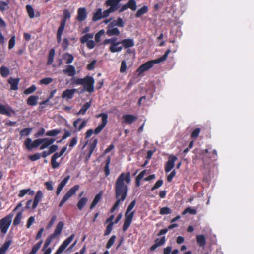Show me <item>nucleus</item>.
<instances>
[{
	"mask_svg": "<svg viewBox=\"0 0 254 254\" xmlns=\"http://www.w3.org/2000/svg\"><path fill=\"white\" fill-rule=\"evenodd\" d=\"M187 213H189L191 214L195 215L197 214V211L194 209L191 208V207H187L182 212V214L185 215Z\"/></svg>",
	"mask_w": 254,
	"mask_h": 254,
	"instance_id": "nucleus-57",
	"label": "nucleus"
},
{
	"mask_svg": "<svg viewBox=\"0 0 254 254\" xmlns=\"http://www.w3.org/2000/svg\"><path fill=\"white\" fill-rule=\"evenodd\" d=\"M11 244V240L6 241L0 248V254H5Z\"/></svg>",
	"mask_w": 254,
	"mask_h": 254,
	"instance_id": "nucleus-40",
	"label": "nucleus"
},
{
	"mask_svg": "<svg viewBox=\"0 0 254 254\" xmlns=\"http://www.w3.org/2000/svg\"><path fill=\"white\" fill-rule=\"evenodd\" d=\"M55 49L52 48L50 49L48 56V61L47 62V65H51L54 61V58L55 56Z\"/></svg>",
	"mask_w": 254,
	"mask_h": 254,
	"instance_id": "nucleus-41",
	"label": "nucleus"
},
{
	"mask_svg": "<svg viewBox=\"0 0 254 254\" xmlns=\"http://www.w3.org/2000/svg\"><path fill=\"white\" fill-rule=\"evenodd\" d=\"M9 8L8 2L0 1V11L3 12Z\"/></svg>",
	"mask_w": 254,
	"mask_h": 254,
	"instance_id": "nucleus-52",
	"label": "nucleus"
},
{
	"mask_svg": "<svg viewBox=\"0 0 254 254\" xmlns=\"http://www.w3.org/2000/svg\"><path fill=\"white\" fill-rule=\"evenodd\" d=\"M38 97L37 96L32 95L29 97L27 100V104L28 105L34 106L37 104V100Z\"/></svg>",
	"mask_w": 254,
	"mask_h": 254,
	"instance_id": "nucleus-36",
	"label": "nucleus"
},
{
	"mask_svg": "<svg viewBox=\"0 0 254 254\" xmlns=\"http://www.w3.org/2000/svg\"><path fill=\"white\" fill-rule=\"evenodd\" d=\"M15 44V36H12L9 41L8 48L9 49H12Z\"/></svg>",
	"mask_w": 254,
	"mask_h": 254,
	"instance_id": "nucleus-64",
	"label": "nucleus"
},
{
	"mask_svg": "<svg viewBox=\"0 0 254 254\" xmlns=\"http://www.w3.org/2000/svg\"><path fill=\"white\" fill-rule=\"evenodd\" d=\"M27 12L30 18H33L35 16L34 11L32 6L30 5H27L26 6Z\"/></svg>",
	"mask_w": 254,
	"mask_h": 254,
	"instance_id": "nucleus-51",
	"label": "nucleus"
},
{
	"mask_svg": "<svg viewBox=\"0 0 254 254\" xmlns=\"http://www.w3.org/2000/svg\"><path fill=\"white\" fill-rule=\"evenodd\" d=\"M177 159V157L174 155H171L169 156L168 160L165 166V171L166 172H170L174 167V163Z\"/></svg>",
	"mask_w": 254,
	"mask_h": 254,
	"instance_id": "nucleus-16",
	"label": "nucleus"
},
{
	"mask_svg": "<svg viewBox=\"0 0 254 254\" xmlns=\"http://www.w3.org/2000/svg\"><path fill=\"white\" fill-rule=\"evenodd\" d=\"M20 79L18 78H13L10 77L8 80V83L10 85V89L12 90H17Z\"/></svg>",
	"mask_w": 254,
	"mask_h": 254,
	"instance_id": "nucleus-23",
	"label": "nucleus"
},
{
	"mask_svg": "<svg viewBox=\"0 0 254 254\" xmlns=\"http://www.w3.org/2000/svg\"><path fill=\"white\" fill-rule=\"evenodd\" d=\"M124 122L126 124H131L137 119V117L131 114H126L123 116Z\"/></svg>",
	"mask_w": 254,
	"mask_h": 254,
	"instance_id": "nucleus-27",
	"label": "nucleus"
},
{
	"mask_svg": "<svg viewBox=\"0 0 254 254\" xmlns=\"http://www.w3.org/2000/svg\"><path fill=\"white\" fill-rule=\"evenodd\" d=\"M32 129L31 128H26L23 129L20 131V135L21 137L28 136L30 134Z\"/></svg>",
	"mask_w": 254,
	"mask_h": 254,
	"instance_id": "nucleus-53",
	"label": "nucleus"
},
{
	"mask_svg": "<svg viewBox=\"0 0 254 254\" xmlns=\"http://www.w3.org/2000/svg\"><path fill=\"white\" fill-rule=\"evenodd\" d=\"M41 157V154L39 153H35L33 155L29 156V159L32 161H35L39 159Z\"/></svg>",
	"mask_w": 254,
	"mask_h": 254,
	"instance_id": "nucleus-63",
	"label": "nucleus"
},
{
	"mask_svg": "<svg viewBox=\"0 0 254 254\" xmlns=\"http://www.w3.org/2000/svg\"><path fill=\"white\" fill-rule=\"evenodd\" d=\"M111 162V158L108 157L106 160L105 166L104 168V171L106 177L110 175V171L109 168V165Z\"/></svg>",
	"mask_w": 254,
	"mask_h": 254,
	"instance_id": "nucleus-43",
	"label": "nucleus"
},
{
	"mask_svg": "<svg viewBox=\"0 0 254 254\" xmlns=\"http://www.w3.org/2000/svg\"><path fill=\"white\" fill-rule=\"evenodd\" d=\"M117 38L113 37L111 38L110 39H107L104 41L103 44H111V45H113L116 43H117Z\"/></svg>",
	"mask_w": 254,
	"mask_h": 254,
	"instance_id": "nucleus-60",
	"label": "nucleus"
},
{
	"mask_svg": "<svg viewBox=\"0 0 254 254\" xmlns=\"http://www.w3.org/2000/svg\"><path fill=\"white\" fill-rule=\"evenodd\" d=\"M97 143H98V139H97V138H95V137H93L91 139L90 143V144H89V147H88L89 151H88V154H87V155L86 156V161L90 159V158L92 154L93 153L94 149L96 147Z\"/></svg>",
	"mask_w": 254,
	"mask_h": 254,
	"instance_id": "nucleus-17",
	"label": "nucleus"
},
{
	"mask_svg": "<svg viewBox=\"0 0 254 254\" xmlns=\"http://www.w3.org/2000/svg\"><path fill=\"white\" fill-rule=\"evenodd\" d=\"M163 184V181L162 179L158 180L151 188V190L153 191L159 187H160Z\"/></svg>",
	"mask_w": 254,
	"mask_h": 254,
	"instance_id": "nucleus-61",
	"label": "nucleus"
},
{
	"mask_svg": "<svg viewBox=\"0 0 254 254\" xmlns=\"http://www.w3.org/2000/svg\"><path fill=\"white\" fill-rule=\"evenodd\" d=\"M43 193L41 190H39L36 193L35 196L33 204H32V209H35L38 206L40 201L42 200L43 197Z\"/></svg>",
	"mask_w": 254,
	"mask_h": 254,
	"instance_id": "nucleus-22",
	"label": "nucleus"
},
{
	"mask_svg": "<svg viewBox=\"0 0 254 254\" xmlns=\"http://www.w3.org/2000/svg\"><path fill=\"white\" fill-rule=\"evenodd\" d=\"M42 243L43 241L42 240H40L37 244L33 246L31 251L28 254H36L37 251L40 248Z\"/></svg>",
	"mask_w": 254,
	"mask_h": 254,
	"instance_id": "nucleus-44",
	"label": "nucleus"
},
{
	"mask_svg": "<svg viewBox=\"0 0 254 254\" xmlns=\"http://www.w3.org/2000/svg\"><path fill=\"white\" fill-rule=\"evenodd\" d=\"M0 72L1 75L3 77H6L10 74L9 69L7 67L4 66H2L0 68Z\"/></svg>",
	"mask_w": 254,
	"mask_h": 254,
	"instance_id": "nucleus-49",
	"label": "nucleus"
},
{
	"mask_svg": "<svg viewBox=\"0 0 254 254\" xmlns=\"http://www.w3.org/2000/svg\"><path fill=\"white\" fill-rule=\"evenodd\" d=\"M196 241L200 247H204L206 243V239L203 235H199L196 236Z\"/></svg>",
	"mask_w": 254,
	"mask_h": 254,
	"instance_id": "nucleus-42",
	"label": "nucleus"
},
{
	"mask_svg": "<svg viewBox=\"0 0 254 254\" xmlns=\"http://www.w3.org/2000/svg\"><path fill=\"white\" fill-rule=\"evenodd\" d=\"M61 129H56L47 131L46 135L48 136L55 137L61 133Z\"/></svg>",
	"mask_w": 254,
	"mask_h": 254,
	"instance_id": "nucleus-47",
	"label": "nucleus"
},
{
	"mask_svg": "<svg viewBox=\"0 0 254 254\" xmlns=\"http://www.w3.org/2000/svg\"><path fill=\"white\" fill-rule=\"evenodd\" d=\"M103 18L102 10L101 8H98L95 12L93 13L92 17V21L94 22L97 21Z\"/></svg>",
	"mask_w": 254,
	"mask_h": 254,
	"instance_id": "nucleus-32",
	"label": "nucleus"
},
{
	"mask_svg": "<svg viewBox=\"0 0 254 254\" xmlns=\"http://www.w3.org/2000/svg\"><path fill=\"white\" fill-rule=\"evenodd\" d=\"M71 14L70 12L67 9H64V17L62 19L60 23V25L58 28L57 33V39L58 43L61 42L62 35L64 29L66 20L70 18Z\"/></svg>",
	"mask_w": 254,
	"mask_h": 254,
	"instance_id": "nucleus-9",
	"label": "nucleus"
},
{
	"mask_svg": "<svg viewBox=\"0 0 254 254\" xmlns=\"http://www.w3.org/2000/svg\"><path fill=\"white\" fill-rule=\"evenodd\" d=\"M64 226V223L62 221H60L56 226L53 234L51 235H52L54 237H56V236L60 235L61 233Z\"/></svg>",
	"mask_w": 254,
	"mask_h": 254,
	"instance_id": "nucleus-30",
	"label": "nucleus"
},
{
	"mask_svg": "<svg viewBox=\"0 0 254 254\" xmlns=\"http://www.w3.org/2000/svg\"><path fill=\"white\" fill-rule=\"evenodd\" d=\"M122 0H107L105 2V5L107 6H110L109 8L111 9L114 12L119 8V4Z\"/></svg>",
	"mask_w": 254,
	"mask_h": 254,
	"instance_id": "nucleus-20",
	"label": "nucleus"
},
{
	"mask_svg": "<svg viewBox=\"0 0 254 254\" xmlns=\"http://www.w3.org/2000/svg\"><path fill=\"white\" fill-rule=\"evenodd\" d=\"M135 204L136 200H133L131 202L130 204L128 205V207L127 208L125 212V219L122 228V230L124 232L127 231V229L129 227L130 225H131V223L132 222V219L135 214L134 211H131L134 207Z\"/></svg>",
	"mask_w": 254,
	"mask_h": 254,
	"instance_id": "nucleus-7",
	"label": "nucleus"
},
{
	"mask_svg": "<svg viewBox=\"0 0 254 254\" xmlns=\"http://www.w3.org/2000/svg\"><path fill=\"white\" fill-rule=\"evenodd\" d=\"M79 188L80 186L79 185H76L70 188L60 201L59 204V207H61L66 201H67L72 196L74 195L76 191L79 190Z\"/></svg>",
	"mask_w": 254,
	"mask_h": 254,
	"instance_id": "nucleus-11",
	"label": "nucleus"
},
{
	"mask_svg": "<svg viewBox=\"0 0 254 254\" xmlns=\"http://www.w3.org/2000/svg\"><path fill=\"white\" fill-rule=\"evenodd\" d=\"M116 238V237L115 235H112L110 237V238L109 239V240H108V241L106 244V248L109 249L113 246V245L114 244V243L115 241Z\"/></svg>",
	"mask_w": 254,
	"mask_h": 254,
	"instance_id": "nucleus-55",
	"label": "nucleus"
},
{
	"mask_svg": "<svg viewBox=\"0 0 254 254\" xmlns=\"http://www.w3.org/2000/svg\"><path fill=\"white\" fill-rule=\"evenodd\" d=\"M120 44H122V48L128 49L134 46V42L132 39H125L119 41Z\"/></svg>",
	"mask_w": 254,
	"mask_h": 254,
	"instance_id": "nucleus-25",
	"label": "nucleus"
},
{
	"mask_svg": "<svg viewBox=\"0 0 254 254\" xmlns=\"http://www.w3.org/2000/svg\"><path fill=\"white\" fill-rule=\"evenodd\" d=\"M76 89H67L64 90L62 94L63 98H66L67 100H70L73 98L74 93L76 92Z\"/></svg>",
	"mask_w": 254,
	"mask_h": 254,
	"instance_id": "nucleus-21",
	"label": "nucleus"
},
{
	"mask_svg": "<svg viewBox=\"0 0 254 254\" xmlns=\"http://www.w3.org/2000/svg\"><path fill=\"white\" fill-rule=\"evenodd\" d=\"M82 120L81 118H78L76 120H75L73 123V126L78 131H80L86 125L87 123V120H84L82 121V123L80 124L79 126L77 127L78 123Z\"/></svg>",
	"mask_w": 254,
	"mask_h": 254,
	"instance_id": "nucleus-24",
	"label": "nucleus"
},
{
	"mask_svg": "<svg viewBox=\"0 0 254 254\" xmlns=\"http://www.w3.org/2000/svg\"><path fill=\"white\" fill-rule=\"evenodd\" d=\"M104 34V30H101L98 31L95 35V39L96 42H99L100 41L101 36Z\"/></svg>",
	"mask_w": 254,
	"mask_h": 254,
	"instance_id": "nucleus-62",
	"label": "nucleus"
},
{
	"mask_svg": "<svg viewBox=\"0 0 254 254\" xmlns=\"http://www.w3.org/2000/svg\"><path fill=\"white\" fill-rule=\"evenodd\" d=\"M135 204L136 200H133L131 202L130 204L128 205V207L127 208L125 212V219L122 228V230L124 232L127 231V229L129 227L130 225H131V223L132 222V219L135 214L134 211H131L134 207Z\"/></svg>",
	"mask_w": 254,
	"mask_h": 254,
	"instance_id": "nucleus-4",
	"label": "nucleus"
},
{
	"mask_svg": "<svg viewBox=\"0 0 254 254\" xmlns=\"http://www.w3.org/2000/svg\"><path fill=\"white\" fill-rule=\"evenodd\" d=\"M63 72L69 76L73 77L76 74V70L74 66L69 65L66 66V68L63 70Z\"/></svg>",
	"mask_w": 254,
	"mask_h": 254,
	"instance_id": "nucleus-28",
	"label": "nucleus"
},
{
	"mask_svg": "<svg viewBox=\"0 0 254 254\" xmlns=\"http://www.w3.org/2000/svg\"><path fill=\"white\" fill-rule=\"evenodd\" d=\"M12 216L10 214L6 216L0 220V232L5 234L11 223V219Z\"/></svg>",
	"mask_w": 254,
	"mask_h": 254,
	"instance_id": "nucleus-10",
	"label": "nucleus"
},
{
	"mask_svg": "<svg viewBox=\"0 0 254 254\" xmlns=\"http://www.w3.org/2000/svg\"><path fill=\"white\" fill-rule=\"evenodd\" d=\"M43 141V139L41 138L36 139L33 142H32L31 138H27L25 140L24 144L28 150H31L33 148L38 147Z\"/></svg>",
	"mask_w": 254,
	"mask_h": 254,
	"instance_id": "nucleus-12",
	"label": "nucleus"
},
{
	"mask_svg": "<svg viewBox=\"0 0 254 254\" xmlns=\"http://www.w3.org/2000/svg\"><path fill=\"white\" fill-rule=\"evenodd\" d=\"M11 109L9 107L8 108L0 103V114L10 117L11 116L10 111Z\"/></svg>",
	"mask_w": 254,
	"mask_h": 254,
	"instance_id": "nucleus-35",
	"label": "nucleus"
},
{
	"mask_svg": "<svg viewBox=\"0 0 254 254\" xmlns=\"http://www.w3.org/2000/svg\"><path fill=\"white\" fill-rule=\"evenodd\" d=\"M71 81L73 84L84 86L83 91L90 93L94 91L95 80L92 76L87 75L83 78H73Z\"/></svg>",
	"mask_w": 254,
	"mask_h": 254,
	"instance_id": "nucleus-3",
	"label": "nucleus"
},
{
	"mask_svg": "<svg viewBox=\"0 0 254 254\" xmlns=\"http://www.w3.org/2000/svg\"><path fill=\"white\" fill-rule=\"evenodd\" d=\"M101 117L102 123L93 131L92 129H88L85 133V138H89L93 133L95 134H99L103 128L105 127L108 123V115L106 113H101L97 116Z\"/></svg>",
	"mask_w": 254,
	"mask_h": 254,
	"instance_id": "nucleus-8",
	"label": "nucleus"
},
{
	"mask_svg": "<svg viewBox=\"0 0 254 254\" xmlns=\"http://www.w3.org/2000/svg\"><path fill=\"white\" fill-rule=\"evenodd\" d=\"M87 201L88 198L86 197H84L80 199L77 204L78 209L80 210H82L87 203Z\"/></svg>",
	"mask_w": 254,
	"mask_h": 254,
	"instance_id": "nucleus-38",
	"label": "nucleus"
},
{
	"mask_svg": "<svg viewBox=\"0 0 254 254\" xmlns=\"http://www.w3.org/2000/svg\"><path fill=\"white\" fill-rule=\"evenodd\" d=\"M87 17V13L85 7H80L77 10L76 19L79 22L84 21Z\"/></svg>",
	"mask_w": 254,
	"mask_h": 254,
	"instance_id": "nucleus-18",
	"label": "nucleus"
},
{
	"mask_svg": "<svg viewBox=\"0 0 254 254\" xmlns=\"http://www.w3.org/2000/svg\"><path fill=\"white\" fill-rule=\"evenodd\" d=\"M114 224V223H113V222H111V223H110L106 228V230L104 232V235L107 236L110 234L111 232L113 225Z\"/></svg>",
	"mask_w": 254,
	"mask_h": 254,
	"instance_id": "nucleus-56",
	"label": "nucleus"
},
{
	"mask_svg": "<svg viewBox=\"0 0 254 254\" xmlns=\"http://www.w3.org/2000/svg\"><path fill=\"white\" fill-rule=\"evenodd\" d=\"M200 132V129L199 128H195L191 134V137L192 139H196Z\"/></svg>",
	"mask_w": 254,
	"mask_h": 254,
	"instance_id": "nucleus-59",
	"label": "nucleus"
},
{
	"mask_svg": "<svg viewBox=\"0 0 254 254\" xmlns=\"http://www.w3.org/2000/svg\"><path fill=\"white\" fill-rule=\"evenodd\" d=\"M53 81V79L51 77H46L42 79L39 81L40 85H49Z\"/></svg>",
	"mask_w": 254,
	"mask_h": 254,
	"instance_id": "nucleus-50",
	"label": "nucleus"
},
{
	"mask_svg": "<svg viewBox=\"0 0 254 254\" xmlns=\"http://www.w3.org/2000/svg\"><path fill=\"white\" fill-rule=\"evenodd\" d=\"M75 237L74 234H71L68 238L65 239L63 243L59 247L55 254H61L68 246V245L72 242Z\"/></svg>",
	"mask_w": 254,
	"mask_h": 254,
	"instance_id": "nucleus-14",
	"label": "nucleus"
},
{
	"mask_svg": "<svg viewBox=\"0 0 254 254\" xmlns=\"http://www.w3.org/2000/svg\"><path fill=\"white\" fill-rule=\"evenodd\" d=\"M130 181V172L122 173L117 178L114 186L116 201L111 209V213H113L118 208L120 203L126 199L128 191V184Z\"/></svg>",
	"mask_w": 254,
	"mask_h": 254,
	"instance_id": "nucleus-1",
	"label": "nucleus"
},
{
	"mask_svg": "<svg viewBox=\"0 0 254 254\" xmlns=\"http://www.w3.org/2000/svg\"><path fill=\"white\" fill-rule=\"evenodd\" d=\"M110 24L112 25V26L123 27L124 26V22L121 18L118 17L117 20H114Z\"/></svg>",
	"mask_w": 254,
	"mask_h": 254,
	"instance_id": "nucleus-45",
	"label": "nucleus"
},
{
	"mask_svg": "<svg viewBox=\"0 0 254 254\" xmlns=\"http://www.w3.org/2000/svg\"><path fill=\"white\" fill-rule=\"evenodd\" d=\"M171 51V49L169 48L166 51L165 54L161 57L155 60L149 61L141 65L136 70L137 75L138 76H141L143 73L152 68L155 64L165 61Z\"/></svg>",
	"mask_w": 254,
	"mask_h": 254,
	"instance_id": "nucleus-2",
	"label": "nucleus"
},
{
	"mask_svg": "<svg viewBox=\"0 0 254 254\" xmlns=\"http://www.w3.org/2000/svg\"><path fill=\"white\" fill-rule=\"evenodd\" d=\"M27 193L29 195L32 196L34 194L35 192L34 190H31L30 188L27 189H22L20 190L18 196L19 197L21 198Z\"/></svg>",
	"mask_w": 254,
	"mask_h": 254,
	"instance_id": "nucleus-33",
	"label": "nucleus"
},
{
	"mask_svg": "<svg viewBox=\"0 0 254 254\" xmlns=\"http://www.w3.org/2000/svg\"><path fill=\"white\" fill-rule=\"evenodd\" d=\"M165 237L163 236L160 239L157 238L155 240V243L150 248L151 251H154L157 247L163 245L165 242Z\"/></svg>",
	"mask_w": 254,
	"mask_h": 254,
	"instance_id": "nucleus-26",
	"label": "nucleus"
},
{
	"mask_svg": "<svg viewBox=\"0 0 254 254\" xmlns=\"http://www.w3.org/2000/svg\"><path fill=\"white\" fill-rule=\"evenodd\" d=\"M70 178V176L68 175L65 178H64L59 184L58 188L57 189L56 191V194L57 195H59L60 192H61L62 190L64 188V187L65 186L66 184L67 183L68 180Z\"/></svg>",
	"mask_w": 254,
	"mask_h": 254,
	"instance_id": "nucleus-29",
	"label": "nucleus"
},
{
	"mask_svg": "<svg viewBox=\"0 0 254 254\" xmlns=\"http://www.w3.org/2000/svg\"><path fill=\"white\" fill-rule=\"evenodd\" d=\"M149 10V8L146 5L143 6L141 8L139 9L136 14H135V17L136 18H139L142 15L146 14L148 12Z\"/></svg>",
	"mask_w": 254,
	"mask_h": 254,
	"instance_id": "nucleus-34",
	"label": "nucleus"
},
{
	"mask_svg": "<svg viewBox=\"0 0 254 254\" xmlns=\"http://www.w3.org/2000/svg\"><path fill=\"white\" fill-rule=\"evenodd\" d=\"M171 209L168 207H164L161 208L159 211V214L161 215H167L171 213Z\"/></svg>",
	"mask_w": 254,
	"mask_h": 254,
	"instance_id": "nucleus-54",
	"label": "nucleus"
},
{
	"mask_svg": "<svg viewBox=\"0 0 254 254\" xmlns=\"http://www.w3.org/2000/svg\"><path fill=\"white\" fill-rule=\"evenodd\" d=\"M22 218V212L21 211V212H18L16 216H15V217L13 220V225L17 226V225H19L21 222Z\"/></svg>",
	"mask_w": 254,
	"mask_h": 254,
	"instance_id": "nucleus-46",
	"label": "nucleus"
},
{
	"mask_svg": "<svg viewBox=\"0 0 254 254\" xmlns=\"http://www.w3.org/2000/svg\"><path fill=\"white\" fill-rule=\"evenodd\" d=\"M36 90V87L35 85H32L30 87L25 89L24 93L26 95H28L33 93Z\"/></svg>",
	"mask_w": 254,
	"mask_h": 254,
	"instance_id": "nucleus-58",
	"label": "nucleus"
},
{
	"mask_svg": "<svg viewBox=\"0 0 254 254\" xmlns=\"http://www.w3.org/2000/svg\"><path fill=\"white\" fill-rule=\"evenodd\" d=\"M127 8H130L132 11H135L137 8L136 2L135 0H129V1L123 5L119 10V13H121Z\"/></svg>",
	"mask_w": 254,
	"mask_h": 254,
	"instance_id": "nucleus-15",
	"label": "nucleus"
},
{
	"mask_svg": "<svg viewBox=\"0 0 254 254\" xmlns=\"http://www.w3.org/2000/svg\"><path fill=\"white\" fill-rule=\"evenodd\" d=\"M102 196V192H100L99 193H98L97 194H96L95 195L92 202L91 203V204L90 206V210H92L96 206V205L98 204V203L101 199Z\"/></svg>",
	"mask_w": 254,
	"mask_h": 254,
	"instance_id": "nucleus-31",
	"label": "nucleus"
},
{
	"mask_svg": "<svg viewBox=\"0 0 254 254\" xmlns=\"http://www.w3.org/2000/svg\"><path fill=\"white\" fill-rule=\"evenodd\" d=\"M135 204L136 200H133L131 202L130 204L128 205V207L127 208L125 212V219L122 228V230L124 232L127 231V229L129 227L130 225H131V223L132 222V219L135 214L134 211H131L134 207Z\"/></svg>",
	"mask_w": 254,
	"mask_h": 254,
	"instance_id": "nucleus-5",
	"label": "nucleus"
},
{
	"mask_svg": "<svg viewBox=\"0 0 254 254\" xmlns=\"http://www.w3.org/2000/svg\"><path fill=\"white\" fill-rule=\"evenodd\" d=\"M135 204L136 200H133L131 202L130 204L128 205V207L127 208L125 212V219L122 228V230L124 232L127 231V229L129 227L130 225H131V223L132 222V219L135 214L134 211H131L134 207Z\"/></svg>",
	"mask_w": 254,
	"mask_h": 254,
	"instance_id": "nucleus-6",
	"label": "nucleus"
},
{
	"mask_svg": "<svg viewBox=\"0 0 254 254\" xmlns=\"http://www.w3.org/2000/svg\"><path fill=\"white\" fill-rule=\"evenodd\" d=\"M120 33V31L117 28H113L109 29L107 31V34L109 36L119 35Z\"/></svg>",
	"mask_w": 254,
	"mask_h": 254,
	"instance_id": "nucleus-48",
	"label": "nucleus"
},
{
	"mask_svg": "<svg viewBox=\"0 0 254 254\" xmlns=\"http://www.w3.org/2000/svg\"><path fill=\"white\" fill-rule=\"evenodd\" d=\"M55 237H53L52 235L49 236L46 239L45 242L44 244V246L42 248V251H44L43 254H50L52 251L51 248H48L49 245L50 244L52 239Z\"/></svg>",
	"mask_w": 254,
	"mask_h": 254,
	"instance_id": "nucleus-19",
	"label": "nucleus"
},
{
	"mask_svg": "<svg viewBox=\"0 0 254 254\" xmlns=\"http://www.w3.org/2000/svg\"><path fill=\"white\" fill-rule=\"evenodd\" d=\"M121 44L119 41L114 44L113 45H110L109 47V51L112 53L118 52L122 50V46H119L118 45Z\"/></svg>",
	"mask_w": 254,
	"mask_h": 254,
	"instance_id": "nucleus-37",
	"label": "nucleus"
},
{
	"mask_svg": "<svg viewBox=\"0 0 254 254\" xmlns=\"http://www.w3.org/2000/svg\"><path fill=\"white\" fill-rule=\"evenodd\" d=\"M93 34H86L81 37L80 42L81 43H86V46L88 48L90 49H93L95 46V42L92 40H90V39L93 38Z\"/></svg>",
	"mask_w": 254,
	"mask_h": 254,
	"instance_id": "nucleus-13",
	"label": "nucleus"
},
{
	"mask_svg": "<svg viewBox=\"0 0 254 254\" xmlns=\"http://www.w3.org/2000/svg\"><path fill=\"white\" fill-rule=\"evenodd\" d=\"M91 105V101L86 102L85 104L83 105L79 111L77 113V115H84L87 110L90 107Z\"/></svg>",
	"mask_w": 254,
	"mask_h": 254,
	"instance_id": "nucleus-39",
	"label": "nucleus"
}]
</instances>
